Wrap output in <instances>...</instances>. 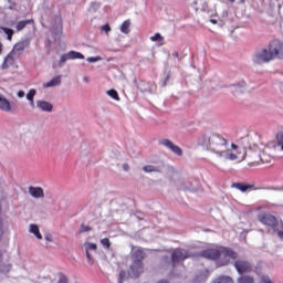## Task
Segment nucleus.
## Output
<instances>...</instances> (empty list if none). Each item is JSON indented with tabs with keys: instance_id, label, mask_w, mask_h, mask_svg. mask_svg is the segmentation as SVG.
<instances>
[{
	"instance_id": "nucleus-35",
	"label": "nucleus",
	"mask_w": 283,
	"mask_h": 283,
	"mask_svg": "<svg viewBox=\"0 0 283 283\" xmlns=\"http://www.w3.org/2000/svg\"><path fill=\"white\" fill-rule=\"evenodd\" d=\"M277 143H279V145H281L282 150H283V133L277 135Z\"/></svg>"
},
{
	"instance_id": "nucleus-23",
	"label": "nucleus",
	"mask_w": 283,
	"mask_h": 283,
	"mask_svg": "<svg viewBox=\"0 0 283 283\" xmlns=\"http://www.w3.org/2000/svg\"><path fill=\"white\" fill-rule=\"evenodd\" d=\"M237 283H255V279L251 275H241L238 277Z\"/></svg>"
},
{
	"instance_id": "nucleus-5",
	"label": "nucleus",
	"mask_w": 283,
	"mask_h": 283,
	"mask_svg": "<svg viewBox=\"0 0 283 283\" xmlns=\"http://www.w3.org/2000/svg\"><path fill=\"white\" fill-rule=\"evenodd\" d=\"M273 57L269 49H259L252 55V63L255 65H264V63H271Z\"/></svg>"
},
{
	"instance_id": "nucleus-33",
	"label": "nucleus",
	"mask_w": 283,
	"mask_h": 283,
	"mask_svg": "<svg viewBox=\"0 0 283 283\" xmlns=\"http://www.w3.org/2000/svg\"><path fill=\"white\" fill-rule=\"evenodd\" d=\"M67 276L65 274H60L57 283H67Z\"/></svg>"
},
{
	"instance_id": "nucleus-51",
	"label": "nucleus",
	"mask_w": 283,
	"mask_h": 283,
	"mask_svg": "<svg viewBox=\"0 0 283 283\" xmlns=\"http://www.w3.org/2000/svg\"><path fill=\"white\" fill-rule=\"evenodd\" d=\"M230 1V3H233L235 0H229Z\"/></svg>"
},
{
	"instance_id": "nucleus-42",
	"label": "nucleus",
	"mask_w": 283,
	"mask_h": 283,
	"mask_svg": "<svg viewBox=\"0 0 283 283\" xmlns=\"http://www.w3.org/2000/svg\"><path fill=\"white\" fill-rule=\"evenodd\" d=\"M83 82H84V83H90V77L84 76V77H83Z\"/></svg>"
},
{
	"instance_id": "nucleus-28",
	"label": "nucleus",
	"mask_w": 283,
	"mask_h": 283,
	"mask_svg": "<svg viewBox=\"0 0 283 283\" xmlns=\"http://www.w3.org/2000/svg\"><path fill=\"white\" fill-rule=\"evenodd\" d=\"M2 31L4 32V34H7L8 41H12V35L14 34V30L2 28Z\"/></svg>"
},
{
	"instance_id": "nucleus-18",
	"label": "nucleus",
	"mask_w": 283,
	"mask_h": 283,
	"mask_svg": "<svg viewBox=\"0 0 283 283\" xmlns=\"http://www.w3.org/2000/svg\"><path fill=\"white\" fill-rule=\"evenodd\" d=\"M27 48H30V40H21L20 42L15 43L12 51L17 54V52H23Z\"/></svg>"
},
{
	"instance_id": "nucleus-17",
	"label": "nucleus",
	"mask_w": 283,
	"mask_h": 283,
	"mask_svg": "<svg viewBox=\"0 0 283 283\" xmlns=\"http://www.w3.org/2000/svg\"><path fill=\"white\" fill-rule=\"evenodd\" d=\"M36 107H39L41 112H48V113L54 109V105L52 103L43 99L36 101Z\"/></svg>"
},
{
	"instance_id": "nucleus-14",
	"label": "nucleus",
	"mask_w": 283,
	"mask_h": 283,
	"mask_svg": "<svg viewBox=\"0 0 283 283\" xmlns=\"http://www.w3.org/2000/svg\"><path fill=\"white\" fill-rule=\"evenodd\" d=\"M230 90L234 96H238L240 94H244L247 92V82L241 81L237 84L230 85Z\"/></svg>"
},
{
	"instance_id": "nucleus-9",
	"label": "nucleus",
	"mask_w": 283,
	"mask_h": 283,
	"mask_svg": "<svg viewBox=\"0 0 283 283\" xmlns=\"http://www.w3.org/2000/svg\"><path fill=\"white\" fill-rule=\"evenodd\" d=\"M83 59H85V55H83V53L78 51H70L61 55L60 63H67V61H76V60L83 61Z\"/></svg>"
},
{
	"instance_id": "nucleus-20",
	"label": "nucleus",
	"mask_w": 283,
	"mask_h": 283,
	"mask_svg": "<svg viewBox=\"0 0 283 283\" xmlns=\"http://www.w3.org/2000/svg\"><path fill=\"white\" fill-rule=\"evenodd\" d=\"M59 85H61V76H55L50 82L44 83L43 87L50 88V87H56Z\"/></svg>"
},
{
	"instance_id": "nucleus-37",
	"label": "nucleus",
	"mask_w": 283,
	"mask_h": 283,
	"mask_svg": "<svg viewBox=\"0 0 283 283\" xmlns=\"http://www.w3.org/2000/svg\"><path fill=\"white\" fill-rule=\"evenodd\" d=\"M123 280H125V271L119 272L118 283H123Z\"/></svg>"
},
{
	"instance_id": "nucleus-3",
	"label": "nucleus",
	"mask_w": 283,
	"mask_h": 283,
	"mask_svg": "<svg viewBox=\"0 0 283 283\" xmlns=\"http://www.w3.org/2000/svg\"><path fill=\"white\" fill-rule=\"evenodd\" d=\"M221 158L223 160H239V163H242V160H245L247 158V148L235 144H231L230 147L227 145L223 154L221 155Z\"/></svg>"
},
{
	"instance_id": "nucleus-24",
	"label": "nucleus",
	"mask_w": 283,
	"mask_h": 283,
	"mask_svg": "<svg viewBox=\"0 0 283 283\" xmlns=\"http://www.w3.org/2000/svg\"><path fill=\"white\" fill-rule=\"evenodd\" d=\"M30 23H32V20H22V21L18 22V24H17V31H18V32H21V30H24V28H25L27 25H30Z\"/></svg>"
},
{
	"instance_id": "nucleus-41",
	"label": "nucleus",
	"mask_w": 283,
	"mask_h": 283,
	"mask_svg": "<svg viewBox=\"0 0 283 283\" xmlns=\"http://www.w3.org/2000/svg\"><path fill=\"white\" fill-rule=\"evenodd\" d=\"M99 6H101V4H98V3H96V2H92L91 8L96 9V8H99Z\"/></svg>"
},
{
	"instance_id": "nucleus-45",
	"label": "nucleus",
	"mask_w": 283,
	"mask_h": 283,
	"mask_svg": "<svg viewBox=\"0 0 283 283\" xmlns=\"http://www.w3.org/2000/svg\"><path fill=\"white\" fill-rule=\"evenodd\" d=\"M3 262V253L0 252V264Z\"/></svg>"
},
{
	"instance_id": "nucleus-34",
	"label": "nucleus",
	"mask_w": 283,
	"mask_h": 283,
	"mask_svg": "<svg viewBox=\"0 0 283 283\" xmlns=\"http://www.w3.org/2000/svg\"><path fill=\"white\" fill-rule=\"evenodd\" d=\"M44 240H46V242H54V237L50 233H46L44 235Z\"/></svg>"
},
{
	"instance_id": "nucleus-39",
	"label": "nucleus",
	"mask_w": 283,
	"mask_h": 283,
	"mask_svg": "<svg viewBox=\"0 0 283 283\" xmlns=\"http://www.w3.org/2000/svg\"><path fill=\"white\" fill-rule=\"evenodd\" d=\"M122 169H124V171H129V164H123Z\"/></svg>"
},
{
	"instance_id": "nucleus-44",
	"label": "nucleus",
	"mask_w": 283,
	"mask_h": 283,
	"mask_svg": "<svg viewBox=\"0 0 283 283\" xmlns=\"http://www.w3.org/2000/svg\"><path fill=\"white\" fill-rule=\"evenodd\" d=\"M279 238H281V240H283V231H279Z\"/></svg>"
},
{
	"instance_id": "nucleus-10",
	"label": "nucleus",
	"mask_w": 283,
	"mask_h": 283,
	"mask_svg": "<svg viewBox=\"0 0 283 283\" xmlns=\"http://www.w3.org/2000/svg\"><path fill=\"white\" fill-rule=\"evenodd\" d=\"M234 269H237L238 273L242 275L243 273H252L253 265H251L249 261L238 260L234 262Z\"/></svg>"
},
{
	"instance_id": "nucleus-49",
	"label": "nucleus",
	"mask_w": 283,
	"mask_h": 283,
	"mask_svg": "<svg viewBox=\"0 0 283 283\" xmlns=\"http://www.w3.org/2000/svg\"><path fill=\"white\" fill-rule=\"evenodd\" d=\"M158 283H169V282H167L166 280H161Z\"/></svg>"
},
{
	"instance_id": "nucleus-27",
	"label": "nucleus",
	"mask_w": 283,
	"mask_h": 283,
	"mask_svg": "<svg viewBox=\"0 0 283 283\" xmlns=\"http://www.w3.org/2000/svg\"><path fill=\"white\" fill-rule=\"evenodd\" d=\"M164 40L165 38H163L160 33H156L155 35L150 36V41H153L154 43H161V41Z\"/></svg>"
},
{
	"instance_id": "nucleus-46",
	"label": "nucleus",
	"mask_w": 283,
	"mask_h": 283,
	"mask_svg": "<svg viewBox=\"0 0 283 283\" xmlns=\"http://www.w3.org/2000/svg\"><path fill=\"white\" fill-rule=\"evenodd\" d=\"M29 102H30L31 107H34V99L29 101Z\"/></svg>"
},
{
	"instance_id": "nucleus-40",
	"label": "nucleus",
	"mask_w": 283,
	"mask_h": 283,
	"mask_svg": "<svg viewBox=\"0 0 283 283\" xmlns=\"http://www.w3.org/2000/svg\"><path fill=\"white\" fill-rule=\"evenodd\" d=\"M209 275V271H205V275L199 276L200 280H207V276Z\"/></svg>"
},
{
	"instance_id": "nucleus-50",
	"label": "nucleus",
	"mask_w": 283,
	"mask_h": 283,
	"mask_svg": "<svg viewBox=\"0 0 283 283\" xmlns=\"http://www.w3.org/2000/svg\"><path fill=\"white\" fill-rule=\"evenodd\" d=\"M265 282H266V283H273V282H272L271 280H269V279H268Z\"/></svg>"
},
{
	"instance_id": "nucleus-52",
	"label": "nucleus",
	"mask_w": 283,
	"mask_h": 283,
	"mask_svg": "<svg viewBox=\"0 0 283 283\" xmlns=\"http://www.w3.org/2000/svg\"><path fill=\"white\" fill-rule=\"evenodd\" d=\"M163 85H164V86L167 85V82H164Z\"/></svg>"
},
{
	"instance_id": "nucleus-21",
	"label": "nucleus",
	"mask_w": 283,
	"mask_h": 283,
	"mask_svg": "<svg viewBox=\"0 0 283 283\" xmlns=\"http://www.w3.org/2000/svg\"><path fill=\"white\" fill-rule=\"evenodd\" d=\"M129 28H132V21L129 20L124 21L119 27L120 33L129 34V32L132 31Z\"/></svg>"
},
{
	"instance_id": "nucleus-4",
	"label": "nucleus",
	"mask_w": 283,
	"mask_h": 283,
	"mask_svg": "<svg viewBox=\"0 0 283 283\" xmlns=\"http://www.w3.org/2000/svg\"><path fill=\"white\" fill-rule=\"evenodd\" d=\"M133 264L128 270L130 277H138L143 273V260H145V252L143 248H134L132 251Z\"/></svg>"
},
{
	"instance_id": "nucleus-43",
	"label": "nucleus",
	"mask_w": 283,
	"mask_h": 283,
	"mask_svg": "<svg viewBox=\"0 0 283 283\" xmlns=\"http://www.w3.org/2000/svg\"><path fill=\"white\" fill-rule=\"evenodd\" d=\"M210 23H213V25H216V23H218V20H216V19H210Z\"/></svg>"
},
{
	"instance_id": "nucleus-32",
	"label": "nucleus",
	"mask_w": 283,
	"mask_h": 283,
	"mask_svg": "<svg viewBox=\"0 0 283 283\" xmlns=\"http://www.w3.org/2000/svg\"><path fill=\"white\" fill-rule=\"evenodd\" d=\"M101 244H102V247H104V249H109V247H111L109 239H107V238L102 239Z\"/></svg>"
},
{
	"instance_id": "nucleus-25",
	"label": "nucleus",
	"mask_w": 283,
	"mask_h": 283,
	"mask_svg": "<svg viewBox=\"0 0 283 283\" xmlns=\"http://www.w3.org/2000/svg\"><path fill=\"white\" fill-rule=\"evenodd\" d=\"M10 271H12V263H10L9 261L6 263H2V265L0 268V272L1 273H10Z\"/></svg>"
},
{
	"instance_id": "nucleus-22",
	"label": "nucleus",
	"mask_w": 283,
	"mask_h": 283,
	"mask_svg": "<svg viewBox=\"0 0 283 283\" xmlns=\"http://www.w3.org/2000/svg\"><path fill=\"white\" fill-rule=\"evenodd\" d=\"M142 169L145 174H158L160 171V167L154 165L144 166Z\"/></svg>"
},
{
	"instance_id": "nucleus-38",
	"label": "nucleus",
	"mask_w": 283,
	"mask_h": 283,
	"mask_svg": "<svg viewBox=\"0 0 283 283\" xmlns=\"http://www.w3.org/2000/svg\"><path fill=\"white\" fill-rule=\"evenodd\" d=\"M17 96H18V98H23V97L25 96V92L19 91V92L17 93Z\"/></svg>"
},
{
	"instance_id": "nucleus-31",
	"label": "nucleus",
	"mask_w": 283,
	"mask_h": 283,
	"mask_svg": "<svg viewBox=\"0 0 283 283\" xmlns=\"http://www.w3.org/2000/svg\"><path fill=\"white\" fill-rule=\"evenodd\" d=\"M86 61L88 63H98V61H103V57H101V56H92V57H87Z\"/></svg>"
},
{
	"instance_id": "nucleus-12",
	"label": "nucleus",
	"mask_w": 283,
	"mask_h": 283,
	"mask_svg": "<svg viewBox=\"0 0 283 283\" xmlns=\"http://www.w3.org/2000/svg\"><path fill=\"white\" fill-rule=\"evenodd\" d=\"M17 59H19V55L13 50H11V52L3 60L2 70H8L10 65H14Z\"/></svg>"
},
{
	"instance_id": "nucleus-7",
	"label": "nucleus",
	"mask_w": 283,
	"mask_h": 283,
	"mask_svg": "<svg viewBox=\"0 0 283 283\" xmlns=\"http://www.w3.org/2000/svg\"><path fill=\"white\" fill-rule=\"evenodd\" d=\"M187 258H191V254L187 250L177 249L171 254L172 266H178V264L185 262Z\"/></svg>"
},
{
	"instance_id": "nucleus-29",
	"label": "nucleus",
	"mask_w": 283,
	"mask_h": 283,
	"mask_svg": "<svg viewBox=\"0 0 283 283\" xmlns=\"http://www.w3.org/2000/svg\"><path fill=\"white\" fill-rule=\"evenodd\" d=\"M106 94L111 96V98H114V101H119L118 92H116V90H109L106 92Z\"/></svg>"
},
{
	"instance_id": "nucleus-16",
	"label": "nucleus",
	"mask_w": 283,
	"mask_h": 283,
	"mask_svg": "<svg viewBox=\"0 0 283 283\" xmlns=\"http://www.w3.org/2000/svg\"><path fill=\"white\" fill-rule=\"evenodd\" d=\"M29 193L32 198L39 199V198H45V192L43 191V188L41 187H29Z\"/></svg>"
},
{
	"instance_id": "nucleus-36",
	"label": "nucleus",
	"mask_w": 283,
	"mask_h": 283,
	"mask_svg": "<svg viewBox=\"0 0 283 283\" xmlns=\"http://www.w3.org/2000/svg\"><path fill=\"white\" fill-rule=\"evenodd\" d=\"M102 30H103V32H106V34H107L108 32L112 31V28L109 27V24H104V25L102 27Z\"/></svg>"
},
{
	"instance_id": "nucleus-19",
	"label": "nucleus",
	"mask_w": 283,
	"mask_h": 283,
	"mask_svg": "<svg viewBox=\"0 0 283 283\" xmlns=\"http://www.w3.org/2000/svg\"><path fill=\"white\" fill-rule=\"evenodd\" d=\"M29 233H32V235H34L36 240H43V235L41 234L39 227L34 223H31L29 226Z\"/></svg>"
},
{
	"instance_id": "nucleus-2",
	"label": "nucleus",
	"mask_w": 283,
	"mask_h": 283,
	"mask_svg": "<svg viewBox=\"0 0 283 283\" xmlns=\"http://www.w3.org/2000/svg\"><path fill=\"white\" fill-rule=\"evenodd\" d=\"M200 255L201 258H206V260H214L218 266H227L231 260L238 258V254L233 250L224 247L203 250Z\"/></svg>"
},
{
	"instance_id": "nucleus-11",
	"label": "nucleus",
	"mask_w": 283,
	"mask_h": 283,
	"mask_svg": "<svg viewBox=\"0 0 283 283\" xmlns=\"http://www.w3.org/2000/svg\"><path fill=\"white\" fill-rule=\"evenodd\" d=\"M83 249L85 250L88 264H94L92 253H96V249H98V247L95 243L85 242Z\"/></svg>"
},
{
	"instance_id": "nucleus-13",
	"label": "nucleus",
	"mask_w": 283,
	"mask_h": 283,
	"mask_svg": "<svg viewBox=\"0 0 283 283\" xmlns=\"http://www.w3.org/2000/svg\"><path fill=\"white\" fill-rule=\"evenodd\" d=\"M260 222L265 227H277V219L273 214H263L259 217Z\"/></svg>"
},
{
	"instance_id": "nucleus-6",
	"label": "nucleus",
	"mask_w": 283,
	"mask_h": 283,
	"mask_svg": "<svg viewBox=\"0 0 283 283\" xmlns=\"http://www.w3.org/2000/svg\"><path fill=\"white\" fill-rule=\"evenodd\" d=\"M269 51L272 56V60L283 59V42L280 40L271 41L269 44Z\"/></svg>"
},
{
	"instance_id": "nucleus-15",
	"label": "nucleus",
	"mask_w": 283,
	"mask_h": 283,
	"mask_svg": "<svg viewBox=\"0 0 283 283\" xmlns=\"http://www.w3.org/2000/svg\"><path fill=\"white\" fill-rule=\"evenodd\" d=\"M0 111L1 112H12V102L3 96V93L0 92Z\"/></svg>"
},
{
	"instance_id": "nucleus-1",
	"label": "nucleus",
	"mask_w": 283,
	"mask_h": 283,
	"mask_svg": "<svg viewBox=\"0 0 283 283\" xmlns=\"http://www.w3.org/2000/svg\"><path fill=\"white\" fill-rule=\"evenodd\" d=\"M198 143L208 151L216 154L218 158H222V154H224V149L229 145L227 138L216 133L203 135L199 138Z\"/></svg>"
},
{
	"instance_id": "nucleus-47",
	"label": "nucleus",
	"mask_w": 283,
	"mask_h": 283,
	"mask_svg": "<svg viewBox=\"0 0 283 283\" xmlns=\"http://www.w3.org/2000/svg\"><path fill=\"white\" fill-rule=\"evenodd\" d=\"M90 230H91L90 227H84V228H83V231H90Z\"/></svg>"
},
{
	"instance_id": "nucleus-30",
	"label": "nucleus",
	"mask_w": 283,
	"mask_h": 283,
	"mask_svg": "<svg viewBox=\"0 0 283 283\" xmlns=\"http://www.w3.org/2000/svg\"><path fill=\"white\" fill-rule=\"evenodd\" d=\"M34 96H36V90L31 88L27 94V101H34Z\"/></svg>"
},
{
	"instance_id": "nucleus-54",
	"label": "nucleus",
	"mask_w": 283,
	"mask_h": 283,
	"mask_svg": "<svg viewBox=\"0 0 283 283\" xmlns=\"http://www.w3.org/2000/svg\"><path fill=\"white\" fill-rule=\"evenodd\" d=\"M180 189H187V188H180Z\"/></svg>"
},
{
	"instance_id": "nucleus-8",
	"label": "nucleus",
	"mask_w": 283,
	"mask_h": 283,
	"mask_svg": "<svg viewBox=\"0 0 283 283\" xmlns=\"http://www.w3.org/2000/svg\"><path fill=\"white\" fill-rule=\"evenodd\" d=\"M159 145H161L163 147H166V149H169L176 156H182V148L174 144L171 139L164 138L159 140Z\"/></svg>"
},
{
	"instance_id": "nucleus-26",
	"label": "nucleus",
	"mask_w": 283,
	"mask_h": 283,
	"mask_svg": "<svg viewBox=\"0 0 283 283\" xmlns=\"http://www.w3.org/2000/svg\"><path fill=\"white\" fill-rule=\"evenodd\" d=\"M232 187H234V189H239V191H242L243 193L244 191L251 189V186L244 184H233Z\"/></svg>"
},
{
	"instance_id": "nucleus-53",
	"label": "nucleus",
	"mask_w": 283,
	"mask_h": 283,
	"mask_svg": "<svg viewBox=\"0 0 283 283\" xmlns=\"http://www.w3.org/2000/svg\"><path fill=\"white\" fill-rule=\"evenodd\" d=\"M0 54H1V45H0Z\"/></svg>"
},
{
	"instance_id": "nucleus-48",
	"label": "nucleus",
	"mask_w": 283,
	"mask_h": 283,
	"mask_svg": "<svg viewBox=\"0 0 283 283\" xmlns=\"http://www.w3.org/2000/svg\"><path fill=\"white\" fill-rule=\"evenodd\" d=\"M61 32H62V29H61V27L57 29V34H61Z\"/></svg>"
}]
</instances>
